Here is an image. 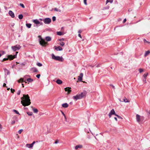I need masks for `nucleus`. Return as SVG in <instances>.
I'll use <instances>...</instances> for the list:
<instances>
[{
    "mask_svg": "<svg viewBox=\"0 0 150 150\" xmlns=\"http://www.w3.org/2000/svg\"><path fill=\"white\" fill-rule=\"evenodd\" d=\"M52 20L53 21H54L56 20V18L55 16H54L52 17Z\"/></svg>",
    "mask_w": 150,
    "mask_h": 150,
    "instance_id": "4c0bfd02",
    "label": "nucleus"
},
{
    "mask_svg": "<svg viewBox=\"0 0 150 150\" xmlns=\"http://www.w3.org/2000/svg\"><path fill=\"white\" fill-rule=\"evenodd\" d=\"M60 45L62 46H63L64 45V42H62L60 43Z\"/></svg>",
    "mask_w": 150,
    "mask_h": 150,
    "instance_id": "e433bc0d",
    "label": "nucleus"
},
{
    "mask_svg": "<svg viewBox=\"0 0 150 150\" xmlns=\"http://www.w3.org/2000/svg\"><path fill=\"white\" fill-rule=\"evenodd\" d=\"M14 23H11V25L12 27H13L14 25Z\"/></svg>",
    "mask_w": 150,
    "mask_h": 150,
    "instance_id": "09e8293b",
    "label": "nucleus"
},
{
    "mask_svg": "<svg viewBox=\"0 0 150 150\" xmlns=\"http://www.w3.org/2000/svg\"><path fill=\"white\" fill-rule=\"evenodd\" d=\"M57 33L58 35L60 36L63 35H64L63 33L62 32L60 31L57 32Z\"/></svg>",
    "mask_w": 150,
    "mask_h": 150,
    "instance_id": "bb28decb",
    "label": "nucleus"
},
{
    "mask_svg": "<svg viewBox=\"0 0 150 150\" xmlns=\"http://www.w3.org/2000/svg\"><path fill=\"white\" fill-rule=\"evenodd\" d=\"M37 66H38L39 67H41L42 65V64H41V63H39V62L37 64Z\"/></svg>",
    "mask_w": 150,
    "mask_h": 150,
    "instance_id": "c9c22d12",
    "label": "nucleus"
},
{
    "mask_svg": "<svg viewBox=\"0 0 150 150\" xmlns=\"http://www.w3.org/2000/svg\"><path fill=\"white\" fill-rule=\"evenodd\" d=\"M148 75V73H146V74H144L143 76V77L144 78L146 79V77H147V76Z\"/></svg>",
    "mask_w": 150,
    "mask_h": 150,
    "instance_id": "c756f323",
    "label": "nucleus"
},
{
    "mask_svg": "<svg viewBox=\"0 0 150 150\" xmlns=\"http://www.w3.org/2000/svg\"><path fill=\"white\" fill-rule=\"evenodd\" d=\"M27 147L29 148H32L33 147V146L31 145V144H27L26 145Z\"/></svg>",
    "mask_w": 150,
    "mask_h": 150,
    "instance_id": "b1692460",
    "label": "nucleus"
},
{
    "mask_svg": "<svg viewBox=\"0 0 150 150\" xmlns=\"http://www.w3.org/2000/svg\"><path fill=\"white\" fill-rule=\"evenodd\" d=\"M86 94V91H83L80 94H77L76 96H73V98L75 100H76L78 99H81L85 97Z\"/></svg>",
    "mask_w": 150,
    "mask_h": 150,
    "instance_id": "f03ea898",
    "label": "nucleus"
},
{
    "mask_svg": "<svg viewBox=\"0 0 150 150\" xmlns=\"http://www.w3.org/2000/svg\"><path fill=\"white\" fill-rule=\"evenodd\" d=\"M110 85V86H112V87L113 88H114V86L113 85H111V84Z\"/></svg>",
    "mask_w": 150,
    "mask_h": 150,
    "instance_id": "774afa93",
    "label": "nucleus"
},
{
    "mask_svg": "<svg viewBox=\"0 0 150 150\" xmlns=\"http://www.w3.org/2000/svg\"><path fill=\"white\" fill-rule=\"evenodd\" d=\"M71 88L70 87H66L64 88V90L65 91H67L68 94H69L70 93L71 91Z\"/></svg>",
    "mask_w": 150,
    "mask_h": 150,
    "instance_id": "9d476101",
    "label": "nucleus"
},
{
    "mask_svg": "<svg viewBox=\"0 0 150 150\" xmlns=\"http://www.w3.org/2000/svg\"><path fill=\"white\" fill-rule=\"evenodd\" d=\"M40 74H38L36 75V77L38 79H39L40 77Z\"/></svg>",
    "mask_w": 150,
    "mask_h": 150,
    "instance_id": "79ce46f5",
    "label": "nucleus"
},
{
    "mask_svg": "<svg viewBox=\"0 0 150 150\" xmlns=\"http://www.w3.org/2000/svg\"><path fill=\"white\" fill-rule=\"evenodd\" d=\"M4 70L5 72V74H6V75H8L10 74V72L8 70L6 69V68L4 69Z\"/></svg>",
    "mask_w": 150,
    "mask_h": 150,
    "instance_id": "2eb2a0df",
    "label": "nucleus"
},
{
    "mask_svg": "<svg viewBox=\"0 0 150 150\" xmlns=\"http://www.w3.org/2000/svg\"><path fill=\"white\" fill-rule=\"evenodd\" d=\"M9 59V58H8V55L7 56V58H4L3 59V61H6L8 60Z\"/></svg>",
    "mask_w": 150,
    "mask_h": 150,
    "instance_id": "c03bdc74",
    "label": "nucleus"
},
{
    "mask_svg": "<svg viewBox=\"0 0 150 150\" xmlns=\"http://www.w3.org/2000/svg\"><path fill=\"white\" fill-rule=\"evenodd\" d=\"M18 53V52H16V54L14 55H8V58H9V59L10 60H11L13 59L16 58L17 54Z\"/></svg>",
    "mask_w": 150,
    "mask_h": 150,
    "instance_id": "6e6552de",
    "label": "nucleus"
},
{
    "mask_svg": "<svg viewBox=\"0 0 150 150\" xmlns=\"http://www.w3.org/2000/svg\"><path fill=\"white\" fill-rule=\"evenodd\" d=\"M143 40L145 44H150V42L147 41L145 39H144Z\"/></svg>",
    "mask_w": 150,
    "mask_h": 150,
    "instance_id": "4be33fe9",
    "label": "nucleus"
},
{
    "mask_svg": "<svg viewBox=\"0 0 150 150\" xmlns=\"http://www.w3.org/2000/svg\"><path fill=\"white\" fill-rule=\"evenodd\" d=\"M45 39L47 41H50L51 40V38L50 36H47L45 37Z\"/></svg>",
    "mask_w": 150,
    "mask_h": 150,
    "instance_id": "dca6fc26",
    "label": "nucleus"
},
{
    "mask_svg": "<svg viewBox=\"0 0 150 150\" xmlns=\"http://www.w3.org/2000/svg\"><path fill=\"white\" fill-rule=\"evenodd\" d=\"M30 70L33 73L36 72H38V70L35 67L32 68L30 69Z\"/></svg>",
    "mask_w": 150,
    "mask_h": 150,
    "instance_id": "9b49d317",
    "label": "nucleus"
},
{
    "mask_svg": "<svg viewBox=\"0 0 150 150\" xmlns=\"http://www.w3.org/2000/svg\"><path fill=\"white\" fill-rule=\"evenodd\" d=\"M23 129H20L18 131V133L19 134H20L23 131Z\"/></svg>",
    "mask_w": 150,
    "mask_h": 150,
    "instance_id": "58836bf2",
    "label": "nucleus"
},
{
    "mask_svg": "<svg viewBox=\"0 0 150 150\" xmlns=\"http://www.w3.org/2000/svg\"><path fill=\"white\" fill-rule=\"evenodd\" d=\"M114 118L116 121H117V118L116 117H115Z\"/></svg>",
    "mask_w": 150,
    "mask_h": 150,
    "instance_id": "69168bd1",
    "label": "nucleus"
},
{
    "mask_svg": "<svg viewBox=\"0 0 150 150\" xmlns=\"http://www.w3.org/2000/svg\"><path fill=\"white\" fill-rule=\"evenodd\" d=\"M146 78H144L143 79V81L145 83H146Z\"/></svg>",
    "mask_w": 150,
    "mask_h": 150,
    "instance_id": "49530a36",
    "label": "nucleus"
},
{
    "mask_svg": "<svg viewBox=\"0 0 150 150\" xmlns=\"http://www.w3.org/2000/svg\"><path fill=\"white\" fill-rule=\"evenodd\" d=\"M123 102H124L125 103H128L129 102V101L128 99H127L126 98H125L123 99Z\"/></svg>",
    "mask_w": 150,
    "mask_h": 150,
    "instance_id": "a878e982",
    "label": "nucleus"
},
{
    "mask_svg": "<svg viewBox=\"0 0 150 150\" xmlns=\"http://www.w3.org/2000/svg\"><path fill=\"white\" fill-rule=\"evenodd\" d=\"M26 25L27 28H30L31 27V24L30 23H27L26 24Z\"/></svg>",
    "mask_w": 150,
    "mask_h": 150,
    "instance_id": "cd10ccee",
    "label": "nucleus"
},
{
    "mask_svg": "<svg viewBox=\"0 0 150 150\" xmlns=\"http://www.w3.org/2000/svg\"><path fill=\"white\" fill-rule=\"evenodd\" d=\"M43 24L42 22H39V25H43Z\"/></svg>",
    "mask_w": 150,
    "mask_h": 150,
    "instance_id": "8fccbe9b",
    "label": "nucleus"
},
{
    "mask_svg": "<svg viewBox=\"0 0 150 150\" xmlns=\"http://www.w3.org/2000/svg\"><path fill=\"white\" fill-rule=\"evenodd\" d=\"M61 112H62V114L64 115V116L65 115V114H64V112H63L61 111Z\"/></svg>",
    "mask_w": 150,
    "mask_h": 150,
    "instance_id": "052dcab7",
    "label": "nucleus"
},
{
    "mask_svg": "<svg viewBox=\"0 0 150 150\" xmlns=\"http://www.w3.org/2000/svg\"><path fill=\"white\" fill-rule=\"evenodd\" d=\"M56 82L58 84H62V81L60 80V79H57L56 81Z\"/></svg>",
    "mask_w": 150,
    "mask_h": 150,
    "instance_id": "412c9836",
    "label": "nucleus"
},
{
    "mask_svg": "<svg viewBox=\"0 0 150 150\" xmlns=\"http://www.w3.org/2000/svg\"><path fill=\"white\" fill-rule=\"evenodd\" d=\"M54 10L55 11H58V9H57V8H55L54 9Z\"/></svg>",
    "mask_w": 150,
    "mask_h": 150,
    "instance_id": "4d7b16f0",
    "label": "nucleus"
},
{
    "mask_svg": "<svg viewBox=\"0 0 150 150\" xmlns=\"http://www.w3.org/2000/svg\"><path fill=\"white\" fill-rule=\"evenodd\" d=\"M82 32V31L81 30H79L78 31V33H79V34H80Z\"/></svg>",
    "mask_w": 150,
    "mask_h": 150,
    "instance_id": "3c124183",
    "label": "nucleus"
},
{
    "mask_svg": "<svg viewBox=\"0 0 150 150\" xmlns=\"http://www.w3.org/2000/svg\"><path fill=\"white\" fill-rule=\"evenodd\" d=\"M58 142H59V141L58 140H57L54 143L57 144L58 143Z\"/></svg>",
    "mask_w": 150,
    "mask_h": 150,
    "instance_id": "13d9d810",
    "label": "nucleus"
},
{
    "mask_svg": "<svg viewBox=\"0 0 150 150\" xmlns=\"http://www.w3.org/2000/svg\"><path fill=\"white\" fill-rule=\"evenodd\" d=\"M22 100L21 101L22 105L24 106H28L30 105L31 102L28 95H23V97L21 98Z\"/></svg>",
    "mask_w": 150,
    "mask_h": 150,
    "instance_id": "f257e3e1",
    "label": "nucleus"
},
{
    "mask_svg": "<svg viewBox=\"0 0 150 150\" xmlns=\"http://www.w3.org/2000/svg\"><path fill=\"white\" fill-rule=\"evenodd\" d=\"M52 59L57 61H61V62H62L63 61V59L62 57L55 56L53 54H52Z\"/></svg>",
    "mask_w": 150,
    "mask_h": 150,
    "instance_id": "20e7f679",
    "label": "nucleus"
},
{
    "mask_svg": "<svg viewBox=\"0 0 150 150\" xmlns=\"http://www.w3.org/2000/svg\"><path fill=\"white\" fill-rule=\"evenodd\" d=\"M27 113L29 116H31L33 114V113L31 112H28Z\"/></svg>",
    "mask_w": 150,
    "mask_h": 150,
    "instance_id": "72a5a7b5",
    "label": "nucleus"
},
{
    "mask_svg": "<svg viewBox=\"0 0 150 150\" xmlns=\"http://www.w3.org/2000/svg\"><path fill=\"white\" fill-rule=\"evenodd\" d=\"M6 84L5 83H4L3 85V86L4 87H6Z\"/></svg>",
    "mask_w": 150,
    "mask_h": 150,
    "instance_id": "680f3d73",
    "label": "nucleus"
},
{
    "mask_svg": "<svg viewBox=\"0 0 150 150\" xmlns=\"http://www.w3.org/2000/svg\"><path fill=\"white\" fill-rule=\"evenodd\" d=\"M21 90H19L18 91L17 93V94L18 95H19L21 93Z\"/></svg>",
    "mask_w": 150,
    "mask_h": 150,
    "instance_id": "a18cd8bd",
    "label": "nucleus"
},
{
    "mask_svg": "<svg viewBox=\"0 0 150 150\" xmlns=\"http://www.w3.org/2000/svg\"><path fill=\"white\" fill-rule=\"evenodd\" d=\"M39 21L37 19L34 20L33 21V22L37 25L39 24Z\"/></svg>",
    "mask_w": 150,
    "mask_h": 150,
    "instance_id": "f3484780",
    "label": "nucleus"
},
{
    "mask_svg": "<svg viewBox=\"0 0 150 150\" xmlns=\"http://www.w3.org/2000/svg\"><path fill=\"white\" fill-rule=\"evenodd\" d=\"M82 147V145H78L76 146L75 147L76 150H77L78 149H81Z\"/></svg>",
    "mask_w": 150,
    "mask_h": 150,
    "instance_id": "4468645a",
    "label": "nucleus"
},
{
    "mask_svg": "<svg viewBox=\"0 0 150 150\" xmlns=\"http://www.w3.org/2000/svg\"><path fill=\"white\" fill-rule=\"evenodd\" d=\"M35 141H34L31 144V145L33 146V145L35 144Z\"/></svg>",
    "mask_w": 150,
    "mask_h": 150,
    "instance_id": "6e6d98bb",
    "label": "nucleus"
},
{
    "mask_svg": "<svg viewBox=\"0 0 150 150\" xmlns=\"http://www.w3.org/2000/svg\"><path fill=\"white\" fill-rule=\"evenodd\" d=\"M150 53V51L149 50H148L146 51L144 55V57H146Z\"/></svg>",
    "mask_w": 150,
    "mask_h": 150,
    "instance_id": "6ab92c4d",
    "label": "nucleus"
},
{
    "mask_svg": "<svg viewBox=\"0 0 150 150\" xmlns=\"http://www.w3.org/2000/svg\"><path fill=\"white\" fill-rule=\"evenodd\" d=\"M33 111L34 113H37L38 112V110L36 108H33Z\"/></svg>",
    "mask_w": 150,
    "mask_h": 150,
    "instance_id": "c85d7f7f",
    "label": "nucleus"
},
{
    "mask_svg": "<svg viewBox=\"0 0 150 150\" xmlns=\"http://www.w3.org/2000/svg\"><path fill=\"white\" fill-rule=\"evenodd\" d=\"M54 47L57 51H62L63 50L62 48L60 46L57 47L56 46H55Z\"/></svg>",
    "mask_w": 150,
    "mask_h": 150,
    "instance_id": "ddd939ff",
    "label": "nucleus"
},
{
    "mask_svg": "<svg viewBox=\"0 0 150 150\" xmlns=\"http://www.w3.org/2000/svg\"><path fill=\"white\" fill-rule=\"evenodd\" d=\"M143 70L142 69H139V71L140 73H141L143 71Z\"/></svg>",
    "mask_w": 150,
    "mask_h": 150,
    "instance_id": "ea45409f",
    "label": "nucleus"
},
{
    "mask_svg": "<svg viewBox=\"0 0 150 150\" xmlns=\"http://www.w3.org/2000/svg\"><path fill=\"white\" fill-rule=\"evenodd\" d=\"M78 36L80 38H81L82 37H81V35L80 34H78Z\"/></svg>",
    "mask_w": 150,
    "mask_h": 150,
    "instance_id": "bf43d9fd",
    "label": "nucleus"
},
{
    "mask_svg": "<svg viewBox=\"0 0 150 150\" xmlns=\"http://www.w3.org/2000/svg\"><path fill=\"white\" fill-rule=\"evenodd\" d=\"M11 91L12 93H14V92L15 91V90L14 89H13L12 88H11Z\"/></svg>",
    "mask_w": 150,
    "mask_h": 150,
    "instance_id": "37998d69",
    "label": "nucleus"
},
{
    "mask_svg": "<svg viewBox=\"0 0 150 150\" xmlns=\"http://www.w3.org/2000/svg\"><path fill=\"white\" fill-rule=\"evenodd\" d=\"M113 0H107L106 4L108 2H110V3H112Z\"/></svg>",
    "mask_w": 150,
    "mask_h": 150,
    "instance_id": "2f4dec72",
    "label": "nucleus"
},
{
    "mask_svg": "<svg viewBox=\"0 0 150 150\" xmlns=\"http://www.w3.org/2000/svg\"><path fill=\"white\" fill-rule=\"evenodd\" d=\"M23 16L22 14H20L18 15V18L20 19H21L23 18Z\"/></svg>",
    "mask_w": 150,
    "mask_h": 150,
    "instance_id": "7c9ffc66",
    "label": "nucleus"
},
{
    "mask_svg": "<svg viewBox=\"0 0 150 150\" xmlns=\"http://www.w3.org/2000/svg\"><path fill=\"white\" fill-rule=\"evenodd\" d=\"M115 115L117 116L119 118L122 119V117L121 116L117 114H115Z\"/></svg>",
    "mask_w": 150,
    "mask_h": 150,
    "instance_id": "a19ab883",
    "label": "nucleus"
},
{
    "mask_svg": "<svg viewBox=\"0 0 150 150\" xmlns=\"http://www.w3.org/2000/svg\"><path fill=\"white\" fill-rule=\"evenodd\" d=\"M15 121H14V120L12 121L11 122V124H12V125L14 124L15 123Z\"/></svg>",
    "mask_w": 150,
    "mask_h": 150,
    "instance_id": "de8ad7c7",
    "label": "nucleus"
},
{
    "mask_svg": "<svg viewBox=\"0 0 150 150\" xmlns=\"http://www.w3.org/2000/svg\"><path fill=\"white\" fill-rule=\"evenodd\" d=\"M21 47L19 45H17L14 46H12L11 48L13 51H16L19 50Z\"/></svg>",
    "mask_w": 150,
    "mask_h": 150,
    "instance_id": "423d86ee",
    "label": "nucleus"
},
{
    "mask_svg": "<svg viewBox=\"0 0 150 150\" xmlns=\"http://www.w3.org/2000/svg\"><path fill=\"white\" fill-rule=\"evenodd\" d=\"M136 119L137 121L138 122H139L140 121H142L144 120V117L138 114H137L136 115Z\"/></svg>",
    "mask_w": 150,
    "mask_h": 150,
    "instance_id": "39448f33",
    "label": "nucleus"
},
{
    "mask_svg": "<svg viewBox=\"0 0 150 150\" xmlns=\"http://www.w3.org/2000/svg\"><path fill=\"white\" fill-rule=\"evenodd\" d=\"M8 13L9 15L12 18H14L15 17L14 14L11 11H9L8 12Z\"/></svg>",
    "mask_w": 150,
    "mask_h": 150,
    "instance_id": "1a4fd4ad",
    "label": "nucleus"
},
{
    "mask_svg": "<svg viewBox=\"0 0 150 150\" xmlns=\"http://www.w3.org/2000/svg\"><path fill=\"white\" fill-rule=\"evenodd\" d=\"M118 100H119L120 101V102H123V101H121V99H120V98H119V99H118Z\"/></svg>",
    "mask_w": 150,
    "mask_h": 150,
    "instance_id": "338daca9",
    "label": "nucleus"
},
{
    "mask_svg": "<svg viewBox=\"0 0 150 150\" xmlns=\"http://www.w3.org/2000/svg\"><path fill=\"white\" fill-rule=\"evenodd\" d=\"M109 113H110L111 115H115V114H116L114 109H112Z\"/></svg>",
    "mask_w": 150,
    "mask_h": 150,
    "instance_id": "aec40b11",
    "label": "nucleus"
},
{
    "mask_svg": "<svg viewBox=\"0 0 150 150\" xmlns=\"http://www.w3.org/2000/svg\"><path fill=\"white\" fill-rule=\"evenodd\" d=\"M26 76H28V77H30V76L29 75H26L25 76H24V78L25 79H26Z\"/></svg>",
    "mask_w": 150,
    "mask_h": 150,
    "instance_id": "864d4df0",
    "label": "nucleus"
},
{
    "mask_svg": "<svg viewBox=\"0 0 150 150\" xmlns=\"http://www.w3.org/2000/svg\"><path fill=\"white\" fill-rule=\"evenodd\" d=\"M126 21H127V20H126V18H125V19L123 20V23H125L126 22Z\"/></svg>",
    "mask_w": 150,
    "mask_h": 150,
    "instance_id": "5fc2aeb1",
    "label": "nucleus"
},
{
    "mask_svg": "<svg viewBox=\"0 0 150 150\" xmlns=\"http://www.w3.org/2000/svg\"><path fill=\"white\" fill-rule=\"evenodd\" d=\"M38 37L39 38V41L40 45L43 47H45L48 45L47 42H45V40L42 38L41 36L39 35Z\"/></svg>",
    "mask_w": 150,
    "mask_h": 150,
    "instance_id": "7ed1b4c3",
    "label": "nucleus"
},
{
    "mask_svg": "<svg viewBox=\"0 0 150 150\" xmlns=\"http://www.w3.org/2000/svg\"><path fill=\"white\" fill-rule=\"evenodd\" d=\"M83 74L81 73L79 76H78V80L80 81H81L82 80V77L83 76Z\"/></svg>",
    "mask_w": 150,
    "mask_h": 150,
    "instance_id": "f8f14e48",
    "label": "nucleus"
},
{
    "mask_svg": "<svg viewBox=\"0 0 150 150\" xmlns=\"http://www.w3.org/2000/svg\"><path fill=\"white\" fill-rule=\"evenodd\" d=\"M83 2L85 5H87L86 0H83Z\"/></svg>",
    "mask_w": 150,
    "mask_h": 150,
    "instance_id": "603ef678",
    "label": "nucleus"
},
{
    "mask_svg": "<svg viewBox=\"0 0 150 150\" xmlns=\"http://www.w3.org/2000/svg\"><path fill=\"white\" fill-rule=\"evenodd\" d=\"M39 20L40 21H43V19H42V18H40L39 19Z\"/></svg>",
    "mask_w": 150,
    "mask_h": 150,
    "instance_id": "0e129e2a",
    "label": "nucleus"
},
{
    "mask_svg": "<svg viewBox=\"0 0 150 150\" xmlns=\"http://www.w3.org/2000/svg\"><path fill=\"white\" fill-rule=\"evenodd\" d=\"M62 106L64 108H67L68 106L69 105L67 103H65L63 104L62 105Z\"/></svg>",
    "mask_w": 150,
    "mask_h": 150,
    "instance_id": "a211bd4d",
    "label": "nucleus"
},
{
    "mask_svg": "<svg viewBox=\"0 0 150 150\" xmlns=\"http://www.w3.org/2000/svg\"><path fill=\"white\" fill-rule=\"evenodd\" d=\"M111 115H112L110 113H109V118L111 117Z\"/></svg>",
    "mask_w": 150,
    "mask_h": 150,
    "instance_id": "e2e57ef3",
    "label": "nucleus"
},
{
    "mask_svg": "<svg viewBox=\"0 0 150 150\" xmlns=\"http://www.w3.org/2000/svg\"><path fill=\"white\" fill-rule=\"evenodd\" d=\"M13 112H15L17 114H19V112L17 110H13Z\"/></svg>",
    "mask_w": 150,
    "mask_h": 150,
    "instance_id": "f704fd0d",
    "label": "nucleus"
},
{
    "mask_svg": "<svg viewBox=\"0 0 150 150\" xmlns=\"http://www.w3.org/2000/svg\"><path fill=\"white\" fill-rule=\"evenodd\" d=\"M43 21L45 24H49L51 23V20L50 18H47L43 19Z\"/></svg>",
    "mask_w": 150,
    "mask_h": 150,
    "instance_id": "0eeeda50",
    "label": "nucleus"
},
{
    "mask_svg": "<svg viewBox=\"0 0 150 150\" xmlns=\"http://www.w3.org/2000/svg\"><path fill=\"white\" fill-rule=\"evenodd\" d=\"M19 5L20 6H21L23 8H25L24 5L23 4H21V3Z\"/></svg>",
    "mask_w": 150,
    "mask_h": 150,
    "instance_id": "473e14b6",
    "label": "nucleus"
},
{
    "mask_svg": "<svg viewBox=\"0 0 150 150\" xmlns=\"http://www.w3.org/2000/svg\"><path fill=\"white\" fill-rule=\"evenodd\" d=\"M18 81L19 83H20L21 82H23L24 81L25 83H26V82L25 81H24L23 78H21Z\"/></svg>",
    "mask_w": 150,
    "mask_h": 150,
    "instance_id": "5701e85b",
    "label": "nucleus"
},
{
    "mask_svg": "<svg viewBox=\"0 0 150 150\" xmlns=\"http://www.w3.org/2000/svg\"><path fill=\"white\" fill-rule=\"evenodd\" d=\"M27 81L28 82V83H29V82L33 81V79L31 78H28L27 79Z\"/></svg>",
    "mask_w": 150,
    "mask_h": 150,
    "instance_id": "393cba45",
    "label": "nucleus"
}]
</instances>
